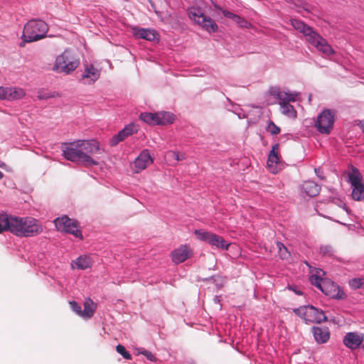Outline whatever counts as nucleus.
Returning a JSON list of instances; mask_svg holds the SVG:
<instances>
[{"label":"nucleus","mask_w":364,"mask_h":364,"mask_svg":"<svg viewBox=\"0 0 364 364\" xmlns=\"http://www.w3.org/2000/svg\"><path fill=\"white\" fill-rule=\"evenodd\" d=\"M41 223L33 218L0 215V234L10 231L19 237H33L43 232Z\"/></svg>","instance_id":"f257e3e1"},{"label":"nucleus","mask_w":364,"mask_h":364,"mask_svg":"<svg viewBox=\"0 0 364 364\" xmlns=\"http://www.w3.org/2000/svg\"><path fill=\"white\" fill-rule=\"evenodd\" d=\"M290 23L295 30L303 33L306 41L315 47L318 51L326 55H331L335 53L334 50L327 41L319 33H316L311 26L296 18H291Z\"/></svg>","instance_id":"f03ea898"},{"label":"nucleus","mask_w":364,"mask_h":364,"mask_svg":"<svg viewBox=\"0 0 364 364\" xmlns=\"http://www.w3.org/2000/svg\"><path fill=\"white\" fill-rule=\"evenodd\" d=\"M48 31L47 23L39 19H32L27 22L24 26L22 40L19 44L21 47H23L26 43H31L39 41L46 37Z\"/></svg>","instance_id":"7ed1b4c3"},{"label":"nucleus","mask_w":364,"mask_h":364,"mask_svg":"<svg viewBox=\"0 0 364 364\" xmlns=\"http://www.w3.org/2000/svg\"><path fill=\"white\" fill-rule=\"evenodd\" d=\"M63 155L68 161L80 162L86 166L98 164L97 161L81 149L78 141L66 144L63 148Z\"/></svg>","instance_id":"20e7f679"},{"label":"nucleus","mask_w":364,"mask_h":364,"mask_svg":"<svg viewBox=\"0 0 364 364\" xmlns=\"http://www.w3.org/2000/svg\"><path fill=\"white\" fill-rule=\"evenodd\" d=\"M189 18L196 24H198L209 33L215 32L218 30V25L209 16L205 15V10L202 4L198 3L188 9Z\"/></svg>","instance_id":"39448f33"},{"label":"nucleus","mask_w":364,"mask_h":364,"mask_svg":"<svg viewBox=\"0 0 364 364\" xmlns=\"http://www.w3.org/2000/svg\"><path fill=\"white\" fill-rule=\"evenodd\" d=\"M80 61L69 50H65L55 58L53 70L57 73L70 74L79 65Z\"/></svg>","instance_id":"423d86ee"},{"label":"nucleus","mask_w":364,"mask_h":364,"mask_svg":"<svg viewBox=\"0 0 364 364\" xmlns=\"http://www.w3.org/2000/svg\"><path fill=\"white\" fill-rule=\"evenodd\" d=\"M271 93L272 95L277 97L279 100V104L280 105L281 112L283 114L291 118H295L296 117V110L289 103L290 102L296 101V94L281 92L277 89L272 90Z\"/></svg>","instance_id":"0eeeda50"},{"label":"nucleus","mask_w":364,"mask_h":364,"mask_svg":"<svg viewBox=\"0 0 364 364\" xmlns=\"http://www.w3.org/2000/svg\"><path fill=\"white\" fill-rule=\"evenodd\" d=\"M294 312L306 322L321 323L327 321V317L324 315L323 312L313 306H301L294 309Z\"/></svg>","instance_id":"6e6552de"},{"label":"nucleus","mask_w":364,"mask_h":364,"mask_svg":"<svg viewBox=\"0 0 364 364\" xmlns=\"http://www.w3.org/2000/svg\"><path fill=\"white\" fill-rule=\"evenodd\" d=\"M54 223L58 231L70 233L76 237L82 238L81 231L79 230V224L76 220L64 215L55 219Z\"/></svg>","instance_id":"1a4fd4ad"},{"label":"nucleus","mask_w":364,"mask_h":364,"mask_svg":"<svg viewBox=\"0 0 364 364\" xmlns=\"http://www.w3.org/2000/svg\"><path fill=\"white\" fill-rule=\"evenodd\" d=\"M195 235L200 240L206 242L217 248L228 250L230 244L228 243L222 237L215 233L205 231L203 230H196Z\"/></svg>","instance_id":"9d476101"},{"label":"nucleus","mask_w":364,"mask_h":364,"mask_svg":"<svg viewBox=\"0 0 364 364\" xmlns=\"http://www.w3.org/2000/svg\"><path fill=\"white\" fill-rule=\"evenodd\" d=\"M333 124L334 114L330 109H325L318 116L315 126L320 133L328 134Z\"/></svg>","instance_id":"9b49d317"},{"label":"nucleus","mask_w":364,"mask_h":364,"mask_svg":"<svg viewBox=\"0 0 364 364\" xmlns=\"http://www.w3.org/2000/svg\"><path fill=\"white\" fill-rule=\"evenodd\" d=\"M192 250L188 245H181L171 252V256L173 262L180 264L185 262L192 256Z\"/></svg>","instance_id":"f8f14e48"},{"label":"nucleus","mask_w":364,"mask_h":364,"mask_svg":"<svg viewBox=\"0 0 364 364\" xmlns=\"http://www.w3.org/2000/svg\"><path fill=\"white\" fill-rule=\"evenodd\" d=\"M320 290L331 298L341 299L343 296V292L340 290L338 286L328 279L323 281Z\"/></svg>","instance_id":"ddd939ff"},{"label":"nucleus","mask_w":364,"mask_h":364,"mask_svg":"<svg viewBox=\"0 0 364 364\" xmlns=\"http://www.w3.org/2000/svg\"><path fill=\"white\" fill-rule=\"evenodd\" d=\"M363 341V334L355 332L347 333L343 338L344 345L351 350L359 348Z\"/></svg>","instance_id":"4468645a"},{"label":"nucleus","mask_w":364,"mask_h":364,"mask_svg":"<svg viewBox=\"0 0 364 364\" xmlns=\"http://www.w3.org/2000/svg\"><path fill=\"white\" fill-rule=\"evenodd\" d=\"M152 162L153 159L150 156L149 151L147 149L142 151L134 161L135 172H141Z\"/></svg>","instance_id":"2eb2a0df"},{"label":"nucleus","mask_w":364,"mask_h":364,"mask_svg":"<svg viewBox=\"0 0 364 364\" xmlns=\"http://www.w3.org/2000/svg\"><path fill=\"white\" fill-rule=\"evenodd\" d=\"M137 129L134 124H129L126 126L122 130L118 132L116 135H114L110 140V144L112 146H116L120 141H122L129 136L133 134L134 132H136Z\"/></svg>","instance_id":"dca6fc26"},{"label":"nucleus","mask_w":364,"mask_h":364,"mask_svg":"<svg viewBox=\"0 0 364 364\" xmlns=\"http://www.w3.org/2000/svg\"><path fill=\"white\" fill-rule=\"evenodd\" d=\"M100 76V70L94 67L93 65H86L82 79L85 83L92 84Z\"/></svg>","instance_id":"f3484780"},{"label":"nucleus","mask_w":364,"mask_h":364,"mask_svg":"<svg viewBox=\"0 0 364 364\" xmlns=\"http://www.w3.org/2000/svg\"><path fill=\"white\" fill-rule=\"evenodd\" d=\"M279 144H275L272 146L267 159V165L273 173L275 172L276 165L279 164Z\"/></svg>","instance_id":"a211bd4d"},{"label":"nucleus","mask_w":364,"mask_h":364,"mask_svg":"<svg viewBox=\"0 0 364 364\" xmlns=\"http://www.w3.org/2000/svg\"><path fill=\"white\" fill-rule=\"evenodd\" d=\"M312 333L318 343H324L327 342L330 338L328 328L326 327H313Z\"/></svg>","instance_id":"6ab92c4d"},{"label":"nucleus","mask_w":364,"mask_h":364,"mask_svg":"<svg viewBox=\"0 0 364 364\" xmlns=\"http://www.w3.org/2000/svg\"><path fill=\"white\" fill-rule=\"evenodd\" d=\"M320 186L311 181H305L301 186V191L310 197L317 196L320 192Z\"/></svg>","instance_id":"aec40b11"},{"label":"nucleus","mask_w":364,"mask_h":364,"mask_svg":"<svg viewBox=\"0 0 364 364\" xmlns=\"http://www.w3.org/2000/svg\"><path fill=\"white\" fill-rule=\"evenodd\" d=\"M78 143L80 144V147H81V149L87 153V154L89 156L90 154H96L100 149L98 143L94 140H78Z\"/></svg>","instance_id":"412c9836"},{"label":"nucleus","mask_w":364,"mask_h":364,"mask_svg":"<svg viewBox=\"0 0 364 364\" xmlns=\"http://www.w3.org/2000/svg\"><path fill=\"white\" fill-rule=\"evenodd\" d=\"M134 36L136 38L145 39L149 41H154L156 38L155 30L149 28H136L134 29Z\"/></svg>","instance_id":"4be33fe9"},{"label":"nucleus","mask_w":364,"mask_h":364,"mask_svg":"<svg viewBox=\"0 0 364 364\" xmlns=\"http://www.w3.org/2000/svg\"><path fill=\"white\" fill-rule=\"evenodd\" d=\"M6 100H16L23 98L26 92L23 89L16 87H6Z\"/></svg>","instance_id":"5701e85b"},{"label":"nucleus","mask_w":364,"mask_h":364,"mask_svg":"<svg viewBox=\"0 0 364 364\" xmlns=\"http://www.w3.org/2000/svg\"><path fill=\"white\" fill-rule=\"evenodd\" d=\"M92 264V259L87 255H82L77 257L74 263L72 264L73 268L79 269H86L90 268Z\"/></svg>","instance_id":"b1692460"},{"label":"nucleus","mask_w":364,"mask_h":364,"mask_svg":"<svg viewBox=\"0 0 364 364\" xmlns=\"http://www.w3.org/2000/svg\"><path fill=\"white\" fill-rule=\"evenodd\" d=\"M95 311V306L93 301L90 299H86L84 303V310L82 311V317L90 318L93 316Z\"/></svg>","instance_id":"393cba45"},{"label":"nucleus","mask_w":364,"mask_h":364,"mask_svg":"<svg viewBox=\"0 0 364 364\" xmlns=\"http://www.w3.org/2000/svg\"><path fill=\"white\" fill-rule=\"evenodd\" d=\"M348 178L349 181L353 187L363 185L362 176L356 168H352V171L349 173Z\"/></svg>","instance_id":"a878e982"},{"label":"nucleus","mask_w":364,"mask_h":364,"mask_svg":"<svg viewBox=\"0 0 364 364\" xmlns=\"http://www.w3.org/2000/svg\"><path fill=\"white\" fill-rule=\"evenodd\" d=\"M160 125L173 123L174 116L170 112H158Z\"/></svg>","instance_id":"bb28decb"},{"label":"nucleus","mask_w":364,"mask_h":364,"mask_svg":"<svg viewBox=\"0 0 364 364\" xmlns=\"http://www.w3.org/2000/svg\"><path fill=\"white\" fill-rule=\"evenodd\" d=\"M352 197L355 200H360L364 198V185L353 187Z\"/></svg>","instance_id":"cd10ccee"},{"label":"nucleus","mask_w":364,"mask_h":364,"mask_svg":"<svg viewBox=\"0 0 364 364\" xmlns=\"http://www.w3.org/2000/svg\"><path fill=\"white\" fill-rule=\"evenodd\" d=\"M277 247L278 248V252L279 257L282 259H287L290 257V252L288 249L280 242H277Z\"/></svg>","instance_id":"c85d7f7f"},{"label":"nucleus","mask_w":364,"mask_h":364,"mask_svg":"<svg viewBox=\"0 0 364 364\" xmlns=\"http://www.w3.org/2000/svg\"><path fill=\"white\" fill-rule=\"evenodd\" d=\"M320 272H321V270H319L317 272V274H312L310 277H309V280L311 282V283L314 285H315L317 288H318L319 289L321 288V285L323 284V281L325 279H323L320 275H319V273Z\"/></svg>","instance_id":"c756f323"},{"label":"nucleus","mask_w":364,"mask_h":364,"mask_svg":"<svg viewBox=\"0 0 364 364\" xmlns=\"http://www.w3.org/2000/svg\"><path fill=\"white\" fill-rule=\"evenodd\" d=\"M349 285L354 289H364V278H354L349 281Z\"/></svg>","instance_id":"7c9ffc66"},{"label":"nucleus","mask_w":364,"mask_h":364,"mask_svg":"<svg viewBox=\"0 0 364 364\" xmlns=\"http://www.w3.org/2000/svg\"><path fill=\"white\" fill-rule=\"evenodd\" d=\"M166 156L169 159H173L177 161H182L186 159L184 154H180L179 152L169 151L166 153Z\"/></svg>","instance_id":"2f4dec72"},{"label":"nucleus","mask_w":364,"mask_h":364,"mask_svg":"<svg viewBox=\"0 0 364 364\" xmlns=\"http://www.w3.org/2000/svg\"><path fill=\"white\" fill-rule=\"evenodd\" d=\"M267 131L271 134L276 135L280 132V128L272 121H269L267 126Z\"/></svg>","instance_id":"473e14b6"},{"label":"nucleus","mask_w":364,"mask_h":364,"mask_svg":"<svg viewBox=\"0 0 364 364\" xmlns=\"http://www.w3.org/2000/svg\"><path fill=\"white\" fill-rule=\"evenodd\" d=\"M116 350L117 351V353H119L120 355H122L124 358H125L127 360L132 359L131 354L121 344H119L117 346Z\"/></svg>","instance_id":"72a5a7b5"},{"label":"nucleus","mask_w":364,"mask_h":364,"mask_svg":"<svg viewBox=\"0 0 364 364\" xmlns=\"http://www.w3.org/2000/svg\"><path fill=\"white\" fill-rule=\"evenodd\" d=\"M153 117H154V113L144 112L140 114L139 118L144 122L151 124V122H153Z\"/></svg>","instance_id":"f704fd0d"},{"label":"nucleus","mask_w":364,"mask_h":364,"mask_svg":"<svg viewBox=\"0 0 364 364\" xmlns=\"http://www.w3.org/2000/svg\"><path fill=\"white\" fill-rule=\"evenodd\" d=\"M138 354H142L146 357V358L151 361H156V358L149 350L144 348L138 349Z\"/></svg>","instance_id":"c9c22d12"},{"label":"nucleus","mask_w":364,"mask_h":364,"mask_svg":"<svg viewBox=\"0 0 364 364\" xmlns=\"http://www.w3.org/2000/svg\"><path fill=\"white\" fill-rule=\"evenodd\" d=\"M69 304L72 310L75 311L77 315L82 316V309L80 306H79L78 304L75 301H70Z\"/></svg>","instance_id":"e433bc0d"},{"label":"nucleus","mask_w":364,"mask_h":364,"mask_svg":"<svg viewBox=\"0 0 364 364\" xmlns=\"http://www.w3.org/2000/svg\"><path fill=\"white\" fill-rule=\"evenodd\" d=\"M215 7L217 9H218L219 10H220L223 15L229 18H231V19H241V17L237 16V15H235L230 11H228L226 10H223L220 7L218 6H215Z\"/></svg>","instance_id":"4c0bfd02"},{"label":"nucleus","mask_w":364,"mask_h":364,"mask_svg":"<svg viewBox=\"0 0 364 364\" xmlns=\"http://www.w3.org/2000/svg\"><path fill=\"white\" fill-rule=\"evenodd\" d=\"M333 252L332 247L328 245L322 246L321 247V253L323 255H331Z\"/></svg>","instance_id":"58836bf2"},{"label":"nucleus","mask_w":364,"mask_h":364,"mask_svg":"<svg viewBox=\"0 0 364 364\" xmlns=\"http://www.w3.org/2000/svg\"><path fill=\"white\" fill-rule=\"evenodd\" d=\"M6 87H0V100H6Z\"/></svg>","instance_id":"ea45409f"},{"label":"nucleus","mask_w":364,"mask_h":364,"mask_svg":"<svg viewBox=\"0 0 364 364\" xmlns=\"http://www.w3.org/2000/svg\"><path fill=\"white\" fill-rule=\"evenodd\" d=\"M151 124L160 125L158 113H154L153 122Z\"/></svg>","instance_id":"a19ab883"},{"label":"nucleus","mask_w":364,"mask_h":364,"mask_svg":"<svg viewBox=\"0 0 364 364\" xmlns=\"http://www.w3.org/2000/svg\"><path fill=\"white\" fill-rule=\"evenodd\" d=\"M232 20L235 21V22H237V23H239L241 26H246V25L247 24V22L242 18H241V19H232Z\"/></svg>","instance_id":"79ce46f5"},{"label":"nucleus","mask_w":364,"mask_h":364,"mask_svg":"<svg viewBox=\"0 0 364 364\" xmlns=\"http://www.w3.org/2000/svg\"><path fill=\"white\" fill-rule=\"evenodd\" d=\"M360 127H361V129H363V131L364 132V121L360 123Z\"/></svg>","instance_id":"37998d69"},{"label":"nucleus","mask_w":364,"mask_h":364,"mask_svg":"<svg viewBox=\"0 0 364 364\" xmlns=\"http://www.w3.org/2000/svg\"><path fill=\"white\" fill-rule=\"evenodd\" d=\"M3 177V173L0 171V179L2 178Z\"/></svg>","instance_id":"c03bdc74"},{"label":"nucleus","mask_w":364,"mask_h":364,"mask_svg":"<svg viewBox=\"0 0 364 364\" xmlns=\"http://www.w3.org/2000/svg\"><path fill=\"white\" fill-rule=\"evenodd\" d=\"M297 294H301V293L299 291H295Z\"/></svg>","instance_id":"a18cd8bd"}]
</instances>
